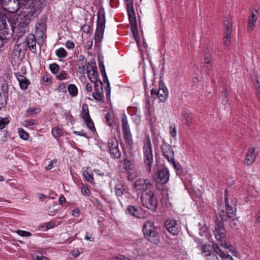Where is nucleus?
<instances>
[{"instance_id": "obj_49", "label": "nucleus", "mask_w": 260, "mask_h": 260, "mask_svg": "<svg viewBox=\"0 0 260 260\" xmlns=\"http://www.w3.org/2000/svg\"><path fill=\"white\" fill-rule=\"evenodd\" d=\"M219 215L221 220L223 221H226L230 218L229 216H228L226 212H225L224 210H221L219 212Z\"/></svg>"}, {"instance_id": "obj_56", "label": "nucleus", "mask_w": 260, "mask_h": 260, "mask_svg": "<svg viewBox=\"0 0 260 260\" xmlns=\"http://www.w3.org/2000/svg\"><path fill=\"white\" fill-rule=\"evenodd\" d=\"M110 114L109 113H107L106 114V116H105V119L106 120V123L107 124L110 126H112V125H113V122L111 121V119H110Z\"/></svg>"}, {"instance_id": "obj_61", "label": "nucleus", "mask_w": 260, "mask_h": 260, "mask_svg": "<svg viewBox=\"0 0 260 260\" xmlns=\"http://www.w3.org/2000/svg\"><path fill=\"white\" fill-rule=\"evenodd\" d=\"M8 40L6 38H3L0 35V48L4 46V44L7 43Z\"/></svg>"}, {"instance_id": "obj_7", "label": "nucleus", "mask_w": 260, "mask_h": 260, "mask_svg": "<svg viewBox=\"0 0 260 260\" xmlns=\"http://www.w3.org/2000/svg\"><path fill=\"white\" fill-rule=\"evenodd\" d=\"M121 121L124 142L127 146L131 148L133 144L132 136L130 131L127 118L125 115H124L122 117Z\"/></svg>"}, {"instance_id": "obj_43", "label": "nucleus", "mask_w": 260, "mask_h": 260, "mask_svg": "<svg viewBox=\"0 0 260 260\" xmlns=\"http://www.w3.org/2000/svg\"><path fill=\"white\" fill-rule=\"evenodd\" d=\"M49 68L51 72L53 74H57L59 69V67L56 63L50 64Z\"/></svg>"}, {"instance_id": "obj_26", "label": "nucleus", "mask_w": 260, "mask_h": 260, "mask_svg": "<svg viewBox=\"0 0 260 260\" xmlns=\"http://www.w3.org/2000/svg\"><path fill=\"white\" fill-rule=\"evenodd\" d=\"M88 77L90 81L93 83H94V85H95L96 83L99 84V81L98 80V73L96 71V69L94 71L91 72L90 73H88L87 74Z\"/></svg>"}, {"instance_id": "obj_52", "label": "nucleus", "mask_w": 260, "mask_h": 260, "mask_svg": "<svg viewBox=\"0 0 260 260\" xmlns=\"http://www.w3.org/2000/svg\"><path fill=\"white\" fill-rule=\"evenodd\" d=\"M127 7V11L128 13V17H135V14L133 8V5H132V8H129L128 6Z\"/></svg>"}, {"instance_id": "obj_41", "label": "nucleus", "mask_w": 260, "mask_h": 260, "mask_svg": "<svg viewBox=\"0 0 260 260\" xmlns=\"http://www.w3.org/2000/svg\"><path fill=\"white\" fill-rule=\"evenodd\" d=\"M80 188L81 192L84 196H89L90 195L91 191L87 185L82 183L81 184Z\"/></svg>"}, {"instance_id": "obj_36", "label": "nucleus", "mask_w": 260, "mask_h": 260, "mask_svg": "<svg viewBox=\"0 0 260 260\" xmlns=\"http://www.w3.org/2000/svg\"><path fill=\"white\" fill-rule=\"evenodd\" d=\"M55 53L56 55L59 58H64L68 54L67 51L62 47L56 50Z\"/></svg>"}, {"instance_id": "obj_37", "label": "nucleus", "mask_w": 260, "mask_h": 260, "mask_svg": "<svg viewBox=\"0 0 260 260\" xmlns=\"http://www.w3.org/2000/svg\"><path fill=\"white\" fill-rule=\"evenodd\" d=\"M124 169L128 172L129 173L133 169V163L132 161L127 158L124 159Z\"/></svg>"}, {"instance_id": "obj_55", "label": "nucleus", "mask_w": 260, "mask_h": 260, "mask_svg": "<svg viewBox=\"0 0 260 260\" xmlns=\"http://www.w3.org/2000/svg\"><path fill=\"white\" fill-rule=\"evenodd\" d=\"M254 85L256 90L260 88V77H256L254 81Z\"/></svg>"}, {"instance_id": "obj_31", "label": "nucleus", "mask_w": 260, "mask_h": 260, "mask_svg": "<svg viewBox=\"0 0 260 260\" xmlns=\"http://www.w3.org/2000/svg\"><path fill=\"white\" fill-rule=\"evenodd\" d=\"M81 117L83 118V119H89V117H90L89 113V109H88V106L87 104H83L82 106V111H81Z\"/></svg>"}, {"instance_id": "obj_44", "label": "nucleus", "mask_w": 260, "mask_h": 260, "mask_svg": "<svg viewBox=\"0 0 260 260\" xmlns=\"http://www.w3.org/2000/svg\"><path fill=\"white\" fill-rule=\"evenodd\" d=\"M20 137L24 140H27L28 139V134L21 128H19L18 129Z\"/></svg>"}, {"instance_id": "obj_3", "label": "nucleus", "mask_w": 260, "mask_h": 260, "mask_svg": "<svg viewBox=\"0 0 260 260\" xmlns=\"http://www.w3.org/2000/svg\"><path fill=\"white\" fill-rule=\"evenodd\" d=\"M214 233L219 244L224 248L229 249L231 245L227 241L223 223L218 220L215 221V228Z\"/></svg>"}, {"instance_id": "obj_39", "label": "nucleus", "mask_w": 260, "mask_h": 260, "mask_svg": "<svg viewBox=\"0 0 260 260\" xmlns=\"http://www.w3.org/2000/svg\"><path fill=\"white\" fill-rule=\"evenodd\" d=\"M85 123H86V125H87V127L92 132L95 131V128L94 127V124L92 120L91 117H89V118L87 119H84V120Z\"/></svg>"}, {"instance_id": "obj_19", "label": "nucleus", "mask_w": 260, "mask_h": 260, "mask_svg": "<svg viewBox=\"0 0 260 260\" xmlns=\"http://www.w3.org/2000/svg\"><path fill=\"white\" fill-rule=\"evenodd\" d=\"M93 99L97 101H103L102 83L101 81L94 85V91L92 93Z\"/></svg>"}, {"instance_id": "obj_12", "label": "nucleus", "mask_w": 260, "mask_h": 260, "mask_svg": "<svg viewBox=\"0 0 260 260\" xmlns=\"http://www.w3.org/2000/svg\"><path fill=\"white\" fill-rule=\"evenodd\" d=\"M258 16L259 12L258 10L254 9L250 11L247 26V31L248 32H251L254 30Z\"/></svg>"}, {"instance_id": "obj_42", "label": "nucleus", "mask_w": 260, "mask_h": 260, "mask_svg": "<svg viewBox=\"0 0 260 260\" xmlns=\"http://www.w3.org/2000/svg\"><path fill=\"white\" fill-rule=\"evenodd\" d=\"M52 134L54 138H58L62 135V129L58 127H55L52 129Z\"/></svg>"}, {"instance_id": "obj_64", "label": "nucleus", "mask_w": 260, "mask_h": 260, "mask_svg": "<svg viewBox=\"0 0 260 260\" xmlns=\"http://www.w3.org/2000/svg\"><path fill=\"white\" fill-rule=\"evenodd\" d=\"M125 259V257L122 255L119 254L117 256H115L112 257V260H124Z\"/></svg>"}, {"instance_id": "obj_32", "label": "nucleus", "mask_w": 260, "mask_h": 260, "mask_svg": "<svg viewBox=\"0 0 260 260\" xmlns=\"http://www.w3.org/2000/svg\"><path fill=\"white\" fill-rule=\"evenodd\" d=\"M68 91L72 97H75L78 94V88L75 84H69L68 87Z\"/></svg>"}, {"instance_id": "obj_62", "label": "nucleus", "mask_w": 260, "mask_h": 260, "mask_svg": "<svg viewBox=\"0 0 260 260\" xmlns=\"http://www.w3.org/2000/svg\"><path fill=\"white\" fill-rule=\"evenodd\" d=\"M55 225V222L54 221H51L46 223V227L48 229H50L53 228Z\"/></svg>"}, {"instance_id": "obj_34", "label": "nucleus", "mask_w": 260, "mask_h": 260, "mask_svg": "<svg viewBox=\"0 0 260 260\" xmlns=\"http://www.w3.org/2000/svg\"><path fill=\"white\" fill-rule=\"evenodd\" d=\"M108 146L109 150L110 149L118 147L119 144L117 139L115 137L109 138L108 141Z\"/></svg>"}, {"instance_id": "obj_27", "label": "nucleus", "mask_w": 260, "mask_h": 260, "mask_svg": "<svg viewBox=\"0 0 260 260\" xmlns=\"http://www.w3.org/2000/svg\"><path fill=\"white\" fill-rule=\"evenodd\" d=\"M109 152L111 157L113 159H117L120 158L121 157V153L119 149V147L115 148L110 149Z\"/></svg>"}, {"instance_id": "obj_47", "label": "nucleus", "mask_w": 260, "mask_h": 260, "mask_svg": "<svg viewBox=\"0 0 260 260\" xmlns=\"http://www.w3.org/2000/svg\"><path fill=\"white\" fill-rule=\"evenodd\" d=\"M9 122L8 118L0 117V129H3Z\"/></svg>"}, {"instance_id": "obj_14", "label": "nucleus", "mask_w": 260, "mask_h": 260, "mask_svg": "<svg viewBox=\"0 0 260 260\" xmlns=\"http://www.w3.org/2000/svg\"><path fill=\"white\" fill-rule=\"evenodd\" d=\"M169 172L167 168L160 170L156 177H153L156 182L164 184L166 183L169 179Z\"/></svg>"}, {"instance_id": "obj_40", "label": "nucleus", "mask_w": 260, "mask_h": 260, "mask_svg": "<svg viewBox=\"0 0 260 260\" xmlns=\"http://www.w3.org/2000/svg\"><path fill=\"white\" fill-rule=\"evenodd\" d=\"M100 67L101 68V72L103 77V81L105 83H107L108 86H109V83L108 81V77L106 75V71L104 64L103 63H100Z\"/></svg>"}, {"instance_id": "obj_9", "label": "nucleus", "mask_w": 260, "mask_h": 260, "mask_svg": "<svg viewBox=\"0 0 260 260\" xmlns=\"http://www.w3.org/2000/svg\"><path fill=\"white\" fill-rule=\"evenodd\" d=\"M151 93L157 95L161 102H165L168 98V90L164 83H159L158 89L152 88Z\"/></svg>"}, {"instance_id": "obj_4", "label": "nucleus", "mask_w": 260, "mask_h": 260, "mask_svg": "<svg viewBox=\"0 0 260 260\" xmlns=\"http://www.w3.org/2000/svg\"><path fill=\"white\" fill-rule=\"evenodd\" d=\"M142 205L152 211H155L157 207V201L155 197V193L149 190L143 192L141 197Z\"/></svg>"}, {"instance_id": "obj_57", "label": "nucleus", "mask_w": 260, "mask_h": 260, "mask_svg": "<svg viewBox=\"0 0 260 260\" xmlns=\"http://www.w3.org/2000/svg\"><path fill=\"white\" fill-rule=\"evenodd\" d=\"M82 30L85 34H88L90 32V26L89 25L85 24L81 28Z\"/></svg>"}, {"instance_id": "obj_38", "label": "nucleus", "mask_w": 260, "mask_h": 260, "mask_svg": "<svg viewBox=\"0 0 260 260\" xmlns=\"http://www.w3.org/2000/svg\"><path fill=\"white\" fill-rule=\"evenodd\" d=\"M96 69V64L94 61H91L88 62L86 65V71L87 74L92 72Z\"/></svg>"}, {"instance_id": "obj_16", "label": "nucleus", "mask_w": 260, "mask_h": 260, "mask_svg": "<svg viewBox=\"0 0 260 260\" xmlns=\"http://www.w3.org/2000/svg\"><path fill=\"white\" fill-rule=\"evenodd\" d=\"M8 96V86L6 83H4L0 88V110L6 106Z\"/></svg>"}, {"instance_id": "obj_1", "label": "nucleus", "mask_w": 260, "mask_h": 260, "mask_svg": "<svg viewBox=\"0 0 260 260\" xmlns=\"http://www.w3.org/2000/svg\"><path fill=\"white\" fill-rule=\"evenodd\" d=\"M144 154V162L145 169L148 173L151 171V166L153 162V157L152 154V149L150 137L147 135L144 140L143 147Z\"/></svg>"}, {"instance_id": "obj_29", "label": "nucleus", "mask_w": 260, "mask_h": 260, "mask_svg": "<svg viewBox=\"0 0 260 260\" xmlns=\"http://www.w3.org/2000/svg\"><path fill=\"white\" fill-rule=\"evenodd\" d=\"M183 118L185 121V124L187 126H189L192 123V114L188 112H187V111H184L183 112Z\"/></svg>"}, {"instance_id": "obj_50", "label": "nucleus", "mask_w": 260, "mask_h": 260, "mask_svg": "<svg viewBox=\"0 0 260 260\" xmlns=\"http://www.w3.org/2000/svg\"><path fill=\"white\" fill-rule=\"evenodd\" d=\"M40 111V108H31L27 110V114L32 115L39 113Z\"/></svg>"}, {"instance_id": "obj_46", "label": "nucleus", "mask_w": 260, "mask_h": 260, "mask_svg": "<svg viewBox=\"0 0 260 260\" xmlns=\"http://www.w3.org/2000/svg\"><path fill=\"white\" fill-rule=\"evenodd\" d=\"M16 233L21 236V237H30L31 236V234L29 232H27V231H22V230H18L16 231Z\"/></svg>"}, {"instance_id": "obj_22", "label": "nucleus", "mask_w": 260, "mask_h": 260, "mask_svg": "<svg viewBox=\"0 0 260 260\" xmlns=\"http://www.w3.org/2000/svg\"><path fill=\"white\" fill-rule=\"evenodd\" d=\"M214 251L218 254L222 260H234L233 257L229 254L224 253L219 247L216 243L213 244Z\"/></svg>"}, {"instance_id": "obj_20", "label": "nucleus", "mask_w": 260, "mask_h": 260, "mask_svg": "<svg viewBox=\"0 0 260 260\" xmlns=\"http://www.w3.org/2000/svg\"><path fill=\"white\" fill-rule=\"evenodd\" d=\"M232 26L231 24H228L226 26L224 36L223 37V43L226 48L230 47L231 44V37L232 35Z\"/></svg>"}, {"instance_id": "obj_23", "label": "nucleus", "mask_w": 260, "mask_h": 260, "mask_svg": "<svg viewBox=\"0 0 260 260\" xmlns=\"http://www.w3.org/2000/svg\"><path fill=\"white\" fill-rule=\"evenodd\" d=\"M16 76L19 82L21 89L22 90L26 89L30 84L29 80L19 73H16Z\"/></svg>"}, {"instance_id": "obj_15", "label": "nucleus", "mask_w": 260, "mask_h": 260, "mask_svg": "<svg viewBox=\"0 0 260 260\" xmlns=\"http://www.w3.org/2000/svg\"><path fill=\"white\" fill-rule=\"evenodd\" d=\"M227 190H225L224 201L226 205V211L228 216L230 218H233L235 217L236 212V203L232 202L230 205L229 202L228 194H226Z\"/></svg>"}, {"instance_id": "obj_30", "label": "nucleus", "mask_w": 260, "mask_h": 260, "mask_svg": "<svg viewBox=\"0 0 260 260\" xmlns=\"http://www.w3.org/2000/svg\"><path fill=\"white\" fill-rule=\"evenodd\" d=\"M83 175L88 182L92 184L94 183V179L91 171L88 170L87 169L86 170L83 171Z\"/></svg>"}, {"instance_id": "obj_25", "label": "nucleus", "mask_w": 260, "mask_h": 260, "mask_svg": "<svg viewBox=\"0 0 260 260\" xmlns=\"http://www.w3.org/2000/svg\"><path fill=\"white\" fill-rule=\"evenodd\" d=\"M211 66V55L210 54H206L204 58V67L205 71L208 72Z\"/></svg>"}, {"instance_id": "obj_11", "label": "nucleus", "mask_w": 260, "mask_h": 260, "mask_svg": "<svg viewBox=\"0 0 260 260\" xmlns=\"http://www.w3.org/2000/svg\"><path fill=\"white\" fill-rule=\"evenodd\" d=\"M165 226L167 231L173 235H178L181 231V226L178 221L168 219L165 221Z\"/></svg>"}, {"instance_id": "obj_6", "label": "nucleus", "mask_w": 260, "mask_h": 260, "mask_svg": "<svg viewBox=\"0 0 260 260\" xmlns=\"http://www.w3.org/2000/svg\"><path fill=\"white\" fill-rule=\"evenodd\" d=\"M45 5L44 0H32L26 3V6L28 7L29 10L27 12L26 16L31 17L37 16L41 12V10Z\"/></svg>"}, {"instance_id": "obj_63", "label": "nucleus", "mask_w": 260, "mask_h": 260, "mask_svg": "<svg viewBox=\"0 0 260 260\" xmlns=\"http://www.w3.org/2000/svg\"><path fill=\"white\" fill-rule=\"evenodd\" d=\"M35 260H49V258L43 255H36L34 257Z\"/></svg>"}, {"instance_id": "obj_53", "label": "nucleus", "mask_w": 260, "mask_h": 260, "mask_svg": "<svg viewBox=\"0 0 260 260\" xmlns=\"http://www.w3.org/2000/svg\"><path fill=\"white\" fill-rule=\"evenodd\" d=\"M56 77L58 79L60 80H64L67 78V73L66 72L63 71L58 74L56 76Z\"/></svg>"}, {"instance_id": "obj_58", "label": "nucleus", "mask_w": 260, "mask_h": 260, "mask_svg": "<svg viewBox=\"0 0 260 260\" xmlns=\"http://www.w3.org/2000/svg\"><path fill=\"white\" fill-rule=\"evenodd\" d=\"M66 46L67 48L72 49L75 47V44L71 41H68L66 43Z\"/></svg>"}, {"instance_id": "obj_33", "label": "nucleus", "mask_w": 260, "mask_h": 260, "mask_svg": "<svg viewBox=\"0 0 260 260\" xmlns=\"http://www.w3.org/2000/svg\"><path fill=\"white\" fill-rule=\"evenodd\" d=\"M126 211L132 216L136 217H139L140 216L138 209L134 206H128L126 208Z\"/></svg>"}, {"instance_id": "obj_24", "label": "nucleus", "mask_w": 260, "mask_h": 260, "mask_svg": "<svg viewBox=\"0 0 260 260\" xmlns=\"http://www.w3.org/2000/svg\"><path fill=\"white\" fill-rule=\"evenodd\" d=\"M124 185L121 182L117 183L115 186V192L117 197H121L125 192Z\"/></svg>"}, {"instance_id": "obj_13", "label": "nucleus", "mask_w": 260, "mask_h": 260, "mask_svg": "<svg viewBox=\"0 0 260 260\" xmlns=\"http://www.w3.org/2000/svg\"><path fill=\"white\" fill-rule=\"evenodd\" d=\"M4 9L10 13H14L20 9L19 0H3Z\"/></svg>"}, {"instance_id": "obj_48", "label": "nucleus", "mask_w": 260, "mask_h": 260, "mask_svg": "<svg viewBox=\"0 0 260 260\" xmlns=\"http://www.w3.org/2000/svg\"><path fill=\"white\" fill-rule=\"evenodd\" d=\"M133 34L134 38H135V39L137 42L138 47H139L140 51H141L142 50V48L141 47V42L139 40L138 31H136L135 32H133Z\"/></svg>"}, {"instance_id": "obj_8", "label": "nucleus", "mask_w": 260, "mask_h": 260, "mask_svg": "<svg viewBox=\"0 0 260 260\" xmlns=\"http://www.w3.org/2000/svg\"><path fill=\"white\" fill-rule=\"evenodd\" d=\"M152 187L153 183L148 179L140 178L136 180L134 183V188L143 192L151 190Z\"/></svg>"}, {"instance_id": "obj_17", "label": "nucleus", "mask_w": 260, "mask_h": 260, "mask_svg": "<svg viewBox=\"0 0 260 260\" xmlns=\"http://www.w3.org/2000/svg\"><path fill=\"white\" fill-rule=\"evenodd\" d=\"M257 153L256 152L255 148H250L244 159V164L247 166H251L255 160Z\"/></svg>"}, {"instance_id": "obj_2", "label": "nucleus", "mask_w": 260, "mask_h": 260, "mask_svg": "<svg viewBox=\"0 0 260 260\" xmlns=\"http://www.w3.org/2000/svg\"><path fill=\"white\" fill-rule=\"evenodd\" d=\"M143 232L145 238L149 242L154 245L158 244L159 237L153 222L146 221L143 227Z\"/></svg>"}, {"instance_id": "obj_10", "label": "nucleus", "mask_w": 260, "mask_h": 260, "mask_svg": "<svg viewBox=\"0 0 260 260\" xmlns=\"http://www.w3.org/2000/svg\"><path fill=\"white\" fill-rule=\"evenodd\" d=\"M161 149L163 155L169 162L172 164L174 166L175 163L174 158V151L172 146L167 143L163 142Z\"/></svg>"}, {"instance_id": "obj_51", "label": "nucleus", "mask_w": 260, "mask_h": 260, "mask_svg": "<svg viewBox=\"0 0 260 260\" xmlns=\"http://www.w3.org/2000/svg\"><path fill=\"white\" fill-rule=\"evenodd\" d=\"M221 98L222 99V103L225 105L228 102V93L226 91H223L222 92Z\"/></svg>"}, {"instance_id": "obj_45", "label": "nucleus", "mask_w": 260, "mask_h": 260, "mask_svg": "<svg viewBox=\"0 0 260 260\" xmlns=\"http://www.w3.org/2000/svg\"><path fill=\"white\" fill-rule=\"evenodd\" d=\"M170 134L173 138H176L177 136V128L175 124L171 125L169 127Z\"/></svg>"}, {"instance_id": "obj_59", "label": "nucleus", "mask_w": 260, "mask_h": 260, "mask_svg": "<svg viewBox=\"0 0 260 260\" xmlns=\"http://www.w3.org/2000/svg\"><path fill=\"white\" fill-rule=\"evenodd\" d=\"M43 81L44 84L46 86L49 85L51 83V80L48 76H44L43 77Z\"/></svg>"}, {"instance_id": "obj_21", "label": "nucleus", "mask_w": 260, "mask_h": 260, "mask_svg": "<svg viewBox=\"0 0 260 260\" xmlns=\"http://www.w3.org/2000/svg\"><path fill=\"white\" fill-rule=\"evenodd\" d=\"M26 42L30 50L33 53H36L37 41L35 35L29 34L26 38Z\"/></svg>"}, {"instance_id": "obj_18", "label": "nucleus", "mask_w": 260, "mask_h": 260, "mask_svg": "<svg viewBox=\"0 0 260 260\" xmlns=\"http://www.w3.org/2000/svg\"><path fill=\"white\" fill-rule=\"evenodd\" d=\"M46 30V24L45 20L41 19L36 24V34L39 37L44 38Z\"/></svg>"}, {"instance_id": "obj_5", "label": "nucleus", "mask_w": 260, "mask_h": 260, "mask_svg": "<svg viewBox=\"0 0 260 260\" xmlns=\"http://www.w3.org/2000/svg\"><path fill=\"white\" fill-rule=\"evenodd\" d=\"M105 16L104 10H100L97 13L96 28L95 33V40L101 42L102 40L105 28Z\"/></svg>"}, {"instance_id": "obj_28", "label": "nucleus", "mask_w": 260, "mask_h": 260, "mask_svg": "<svg viewBox=\"0 0 260 260\" xmlns=\"http://www.w3.org/2000/svg\"><path fill=\"white\" fill-rule=\"evenodd\" d=\"M213 248V245L212 247L210 245H204L202 247V253L205 256H211L212 255V251Z\"/></svg>"}, {"instance_id": "obj_54", "label": "nucleus", "mask_w": 260, "mask_h": 260, "mask_svg": "<svg viewBox=\"0 0 260 260\" xmlns=\"http://www.w3.org/2000/svg\"><path fill=\"white\" fill-rule=\"evenodd\" d=\"M57 163V160L53 159L49 162L48 165L45 167L46 170H50L53 168L54 164Z\"/></svg>"}, {"instance_id": "obj_60", "label": "nucleus", "mask_w": 260, "mask_h": 260, "mask_svg": "<svg viewBox=\"0 0 260 260\" xmlns=\"http://www.w3.org/2000/svg\"><path fill=\"white\" fill-rule=\"evenodd\" d=\"M58 212L57 209H52L51 207H49L48 209V215L50 216L55 215Z\"/></svg>"}, {"instance_id": "obj_35", "label": "nucleus", "mask_w": 260, "mask_h": 260, "mask_svg": "<svg viewBox=\"0 0 260 260\" xmlns=\"http://www.w3.org/2000/svg\"><path fill=\"white\" fill-rule=\"evenodd\" d=\"M79 67L78 68V72L80 74H84L86 71V61L85 59H82L80 60L78 62Z\"/></svg>"}]
</instances>
